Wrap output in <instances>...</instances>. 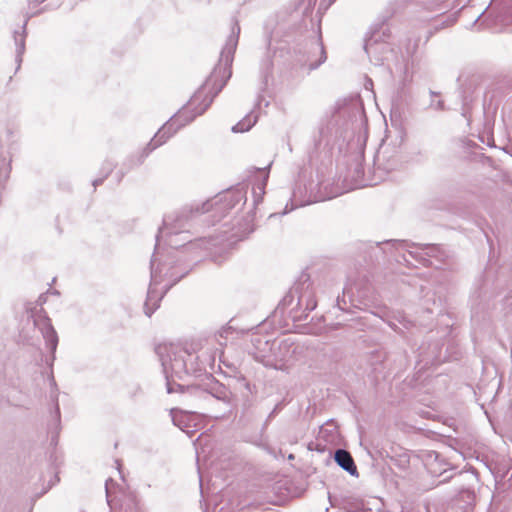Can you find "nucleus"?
Returning a JSON list of instances; mask_svg holds the SVG:
<instances>
[{
	"label": "nucleus",
	"instance_id": "nucleus-1",
	"mask_svg": "<svg viewBox=\"0 0 512 512\" xmlns=\"http://www.w3.org/2000/svg\"><path fill=\"white\" fill-rule=\"evenodd\" d=\"M236 42L237 40L234 36L229 38L226 48H224L221 53V61H223L224 64H219L216 66L211 76L205 83V87L213 84V87L216 88V93H218L224 87L226 81L231 76L230 64L232 62V54L236 46Z\"/></svg>",
	"mask_w": 512,
	"mask_h": 512
},
{
	"label": "nucleus",
	"instance_id": "nucleus-2",
	"mask_svg": "<svg viewBox=\"0 0 512 512\" xmlns=\"http://www.w3.org/2000/svg\"><path fill=\"white\" fill-rule=\"evenodd\" d=\"M295 347L287 340L280 342L272 349V354L264 356L262 362L266 367L276 370H287L295 360Z\"/></svg>",
	"mask_w": 512,
	"mask_h": 512
},
{
	"label": "nucleus",
	"instance_id": "nucleus-3",
	"mask_svg": "<svg viewBox=\"0 0 512 512\" xmlns=\"http://www.w3.org/2000/svg\"><path fill=\"white\" fill-rule=\"evenodd\" d=\"M34 325L39 328L47 346L52 352H54L58 344V337L50 323V320L46 316L39 315L34 319Z\"/></svg>",
	"mask_w": 512,
	"mask_h": 512
},
{
	"label": "nucleus",
	"instance_id": "nucleus-4",
	"mask_svg": "<svg viewBox=\"0 0 512 512\" xmlns=\"http://www.w3.org/2000/svg\"><path fill=\"white\" fill-rule=\"evenodd\" d=\"M167 350L166 346H159L158 347V353L161 356L162 359V365L164 366L165 371L168 370L171 371V373H174L176 375L181 374L182 372L186 371V365L183 359L182 355H178L177 352H173L174 358L170 356V354L167 355V358L163 356V351Z\"/></svg>",
	"mask_w": 512,
	"mask_h": 512
},
{
	"label": "nucleus",
	"instance_id": "nucleus-5",
	"mask_svg": "<svg viewBox=\"0 0 512 512\" xmlns=\"http://www.w3.org/2000/svg\"><path fill=\"white\" fill-rule=\"evenodd\" d=\"M182 114H179L173 118H171L166 124L162 126L161 129L156 133L151 143L149 144L152 149H155L157 146L161 145L166 141L168 137L172 135L175 130L172 131V128L178 122Z\"/></svg>",
	"mask_w": 512,
	"mask_h": 512
},
{
	"label": "nucleus",
	"instance_id": "nucleus-6",
	"mask_svg": "<svg viewBox=\"0 0 512 512\" xmlns=\"http://www.w3.org/2000/svg\"><path fill=\"white\" fill-rule=\"evenodd\" d=\"M335 461L341 468L349 472L351 475L357 474V468L354 461L346 450H337L335 453Z\"/></svg>",
	"mask_w": 512,
	"mask_h": 512
},
{
	"label": "nucleus",
	"instance_id": "nucleus-7",
	"mask_svg": "<svg viewBox=\"0 0 512 512\" xmlns=\"http://www.w3.org/2000/svg\"><path fill=\"white\" fill-rule=\"evenodd\" d=\"M257 122V116L247 115L240 122L232 127L233 132H245L248 131Z\"/></svg>",
	"mask_w": 512,
	"mask_h": 512
},
{
	"label": "nucleus",
	"instance_id": "nucleus-8",
	"mask_svg": "<svg viewBox=\"0 0 512 512\" xmlns=\"http://www.w3.org/2000/svg\"><path fill=\"white\" fill-rule=\"evenodd\" d=\"M215 512H226V510L224 507H221L218 511H215Z\"/></svg>",
	"mask_w": 512,
	"mask_h": 512
},
{
	"label": "nucleus",
	"instance_id": "nucleus-9",
	"mask_svg": "<svg viewBox=\"0 0 512 512\" xmlns=\"http://www.w3.org/2000/svg\"><path fill=\"white\" fill-rule=\"evenodd\" d=\"M168 225H169L168 220H167V219H165V220H164V226H165V227H167Z\"/></svg>",
	"mask_w": 512,
	"mask_h": 512
},
{
	"label": "nucleus",
	"instance_id": "nucleus-10",
	"mask_svg": "<svg viewBox=\"0 0 512 512\" xmlns=\"http://www.w3.org/2000/svg\"><path fill=\"white\" fill-rule=\"evenodd\" d=\"M167 390H168V393H171V392H172V388H171L169 385H168Z\"/></svg>",
	"mask_w": 512,
	"mask_h": 512
}]
</instances>
